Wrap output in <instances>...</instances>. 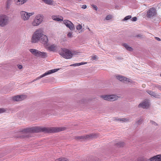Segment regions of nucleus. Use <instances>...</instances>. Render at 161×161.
Masks as SVG:
<instances>
[{
    "instance_id": "obj_1",
    "label": "nucleus",
    "mask_w": 161,
    "mask_h": 161,
    "mask_svg": "<svg viewBox=\"0 0 161 161\" xmlns=\"http://www.w3.org/2000/svg\"><path fill=\"white\" fill-rule=\"evenodd\" d=\"M48 39L47 36L44 34V31L42 28L36 30L32 34L31 42L33 43H36L40 42L44 46H48Z\"/></svg>"
},
{
    "instance_id": "obj_2",
    "label": "nucleus",
    "mask_w": 161,
    "mask_h": 161,
    "mask_svg": "<svg viewBox=\"0 0 161 161\" xmlns=\"http://www.w3.org/2000/svg\"><path fill=\"white\" fill-rule=\"evenodd\" d=\"M67 130L66 127H44L40 126H31L20 131H63Z\"/></svg>"
},
{
    "instance_id": "obj_3",
    "label": "nucleus",
    "mask_w": 161,
    "mask_h": 161,
    "mask_svg": "<svg viewBox=\"0 0 161 161\" xmlns=\"http://www.w3.org/2000/svg\"><path fill=\"white\" fill-rule=\"evenodd\" d=\"M59 54L66 59H70L73 56V53L70 50L66 48H61L58 52Z\"/></svg>"
},
{
    "instance_id": "obj_4",
    "label": "nucleus",
    "mask_w": 161,
    "mask_h": 161,
    "mask_svg": "<svg viewBox=\"0 0 161 161\" xmlns=\"http://www.w3.org/2000/svg\"><path fill=\"white\" fill-rule=\"evenodd\" d=\"M9 17L4 14H0V26L3 27L9 23Z\"/></svg>"
},
{
    "instance_id": "obj_5",
    "label": "nucleus",
    "mask_w": 161,
    "mask_h": 161,
    "mask_svg": "<svg viewBox=\"0 0 161 161\" xmlns=\"http://www.w3.org/2000/svg\"><path fill=\"white\" fill-rule=\"evenodd\" d=\"M43 19V16L41 14L37 15L34 19L31 24L33 26H37L41 24Z\"/></svg>"
},
{
    "instance_id": "obj_6",
    "label": "nucleus",
    "mask_w": 161,
    "mask_h": 161,
    "mask_svg": "<svg viewBox=\"0 0 161 161\" xmlns=\"http://www.w3.org/2000/svg\"><path fill=\"white\" fill-rule=\"evenodd\" d=\"M29 51L33 55L37 57L44 58L47 57V53L45 52H41L34 49H30Z\"/></svg>"
},
{
    "instance_id": "obj_7",
    "label": "nucleus",
    "mask_w": 161,
    "mask_h": 161,
    "mask_svg": "<svg viewBox=\"0 0 161 161\" xmlns=\"http://www.w3.org/2000/svg\"><path fill=\"white\" fill-rule=\"evenodd\" d=\"M34 14V12L28 13L24 11H22L20 13L21 19L24 21L28 20L30 17Z\"/></svg>"
},
{
    "instance_id": "obj_8",
    "label": "nucleus",
    "mask_w": 161,
    "mask_h": 161,
    "mask_svg": "<svg viewBox=\"0 0 161 161\" xmlns=\"http://www.w3.org/2000/svg\"><path fill=\"white\" fill-rule=\"evenodd\" d=\"M98 136L97 134L93 133L84 136H78L76 137L77 139H88L93 138H96Z\"/></svg>"
},
{
    "instance_id": "obj_9",
    "label": "nucleus",
    "mask_w": 161,
    "mask_h": 161,
    "mask_svg": "<svg viewBox=\"0 0 161 161\" xmlns=\"http://www.w3.org/2000/svg\"><path fill=\"white\" fill-rule=\"evenodd\" d=\"M59 69H56L49 70L48 71H47V72L45 73L43 75H41L40 76L36 78V80H37L48 75H49L53 73H55L58 71Z\"/></svg>"
},
{
    "instance_id": "obj_10",
    "label": "nucleus",
    "mask_w": 161,
    "mask_h": 161,
    "mask_svg": "<svg viewBox=\"0 0 161 161\" xmlns=\"http://www.w3.org/2000/svg\"><path fill=\"white\" fill-rule=\"evenodd\" d=\"M27 96L26 95H19L13 97L12 99L14 101H22L27 98Z\"/></svg>"
},
{
    "instance_id": "obj_11",
    "label": "nucleus",
    "mask_w": 161,
    "mask_h": 161,
    "mask_svg": "<svg viewBox=\"0 0 161 161\" xmlns=\"http://www.w3.org/2000/svg\"><path fill=\"white\" fill-rule=\"evenodd\" d=\"M156 14V10L154 8H151L147 11V16L148 18H151Z\"/></svg>"
},
{
    "instance_id": "obj_12",
    "label": "nucleus",
    "mask_w": 161,
    "mask_h": 161,
    "mask_svg": "<svg viewBox=\"0 0 161 161\" xmlns=\"http://www.w3.org/2000/svg\"><path fill=\"white\" fill-rule=\"evenodd\" d=\"M147 92L150 95L154 97L160 98L161 97V94L160 93H157L154 92L149 90H147Z\"/></svg>"
},
{
    "instance_id": "obj_13",
    "label": "nucleus",
    "mask_w": 161,
    "mask_h": 161,
    "mask_svg": "<svg viewBox=\"0 0 161 161\" xmlns=\"http://www.w3.org/2000/svg\"><path fill=\"white\" fill-rule=\"evenodd\" d=\"M116 78L119 80L123 82H124L125 81H126L129 82H132V80H131L121 75L117 76Z\"/></svg>"
},
{
    "instance_id": "obj_14",
    "label": "nucleus",
    "mask_w": 161,
    "mask_h": 161,
    "mask_svg": "<svg viewBox=\"0 0 161 161\" xmlns=\"http://www.w3.org/2000/svg\"><path fill=\"white\" fill-rule=\"evenodd\" d=\"M149 106V102L148 100H146L138 105L139 107H142L143 108H147Z\"/></svg>"
},
{
    "instance_id": "obj_15",
    "label": "nucleus",
    "mask_w": 161,
    "mask_h": 161,
    "mask_svg": "<svg viewBox=\"0 0 161 161\" xmlns=\"http://www.w3.org/2000/svg\"><path fill=\"white\" fill-rule=\"evenodd\" d=\"M149 160L150 161H161V154L158 155L151 157Z\"/></svg>"
},
{
    "instance_id": "obj_16",
    "label": "nucleus",
    "mask_w": 161,
    "mask_h": 161,
    "mask_svg": "<svg viewBox=\"0 0 161 161\" xmlns=\"http://www.w3.org/2000/svg\"><path fill=\"white\" fill-rule=\"evenodd\" d=\"M12 3V0H7L5 3V9L6 10H8L10 7Z\"/></svg>"
},
{
    "instance_id": "obj_17",
    "label": "nucleus",
    "mask_w": 161,
    "mask_h": 161,
    "mask_svg": "<svg viewBox=\"0 0 161 161\" xmlns=\"http://www.w3.org/2000/svg\"><path fill=\"white\" fill-rule=\"evenodd\" d=\"M57 48V46L55 44H53L47 47V49L50 51L55 52Z\"/></svg>"
},
{
    "instance_id": "obj_18",
    "label": "nucleus",
    "mask_w": 161,
    "mask_h": 161,
    "mask_svg": "<svg viewBox=\"0 0 161 161\" xmlns=\"http://www.w3.org/2000/svg\"><path fill=\"white\" fill-rule=\"evenodd\" d=\"M15 4L17 5H20L25 3L27 0H14Z\"/></svg>"
},
{
    "instance_id": "obj_19",
    "label": "nucleus",
    "mask_w": 161,
    "mask_h": 161,
    "mask_svg": "<svg viewBox=\"0 0 161 161\" xmlns=\"http://www.w3.org/2000/svg\"><path fill=\"white\" fill-rule=\"evenodd\" d=\"M122 46H124L126 49L130 51H132L133 49L132 47L129 46L128 44L126 43L122 44Z\"/></svg>"
},
{
    "instance_id": "obj_20",
    "label": "nucleus",
    "mask_w": 161,
    "mask_h": 161,
    "mask_svg": "<svg viewBox=\"0 0 161 161\" xmlns=\"http://www.w3.org/2000/svg\"><path fill=\"white\" fill-rule=\"evenodd\" d=\"M119 97L115 94H111V101L117 100Z\"/></svg>"
},
{
    "instance_id": "obj_21",
    "label": "nucleus",
    "mask_w": 161,
    "mask_h": 161,
    "mask_svg": "<svg viewBox=\"0 0 161 161\" xmlns=\"http://www.w3.org/2000/svg\"><path fill=\"white\" fill-rule=\"evenodd\" d=\"M101 97L103 98L104 100H109L111 99L110 95H105L101 96Z\"/></svg>"
},
{
    "instance_id": "obj_22",
    "label": "nucleus",
    "mask_w": 161,
    "mask_h": 161,
    "mask_svg": "<svg viewBox=\"0 0 161 161\" xmlns=\"http://www.w3.org/2000/svg\"><path fill=\"white\" fill-rule=\"evenodd\" d=\"M116 145L118 147H121L125 146V143L123 142L120 141L117 143Z\"/></svg>"
},
{
    "instance_id": "obj_23",
    "label": "nucleus",
    "mask_w": 161,
    "mask_h": 161,
    "mask_svg": "<svg viewBox=\"0 0 161 161\" xmlns=\"http://www.w3.org/2000/svg\"><path fill=\"white\" fill-rule=\"evenodd\" d=\"M52 19L55 20H56L58 21H62L63 20V19H60L58 18V17L56 16H52Z\"/></svg>"
},
{
    "instance_id": "obj_24",
    "label": "nucleus",
    "mask_w": 161,
    "mask_h": 161,
    "mask_svg": "<svg viewBox=\"0 0 161 161\" xmlns=\"http://www.w3.org/2000/svg\"><path fill=\"white\" fill-rule=\"evenodd\" d=\"M46 3L49 5H52L53 3V1L52 0H42Z\"/></svg>"
},
{
    "instance_id": "obj_25",
    "label": "nucleus",
    "mask_w": 161,
    "mask_h": 161,
    "mask_svg": "<svg viewBox=\"0 0 161 161\" xmlns=\"http://www.w3.org/2000/svg\"><path fill=\"white\" fill-rule=\"evenodd\" d=\"M119 121L122 122H127L129 121V119L128 118H122L118 119Z\"/></svg>"
},
{
    "instance_id": "obj_26",
    "label": "nucleus",
    "mask_w": 161,
    "mask_h": 161,
    "mask_svg": "<svg viewBox=\"0 0 161 161\" xmlns=\"http://www.w3.org/2000/svg\"><path fill=\"white\" fill-rule=\"evenodd\" d=\"M67 27L69 28L71 30H73L75 28L74 25L71 22L70 24H69L68 26H67Z\"/></svg>"
},
{
    "instance_id": "obj_27",
    "label": "nucleus",
    "mask_w": 161,
    "mask_h": 161,
    "mask_svg": "<svg viewBox=\"0 0 161 161\" xmlns=\"http://www.w3.org/2000/svg\"><path fill=\"white\" fill-rule=\"evenodd\" d=\"M55 161H69L66 158H61L56 159Z\"/></svg>"
},
{
    "instance_id": "obj_28",
    "label": "nucleus",
    "mask_w": 161,
    "mask_h": 161,
    "mask_svg": "<svg viewBox=\"0 0 161 161\" xmlns=\"http://www.w3.org/2000/svg\"><path fill=\"white\" fill-rule=\"evenodd\" d=\"M71 22V21L67 20H64L63 21V23L64 24V25H65L66 26H68V25H69V24H70Z\"/></svg>"
},
{
    "instance_id": "obj_29",
    "label": "nucleus",
    "mask_w": 161,
    "mask_h": 161,
    "mask_svg": "<svg viewBox=\"0 0 161 161\" xmlns=\"http://www.w3.org/2000/svg\"><path fill=\"white\" fill-rule=\"evenodd\" d=\"M91 57V60L92 61L94 60H96L98 59V57L96 55L92 56Z\"/></svg>"
},
{
    "instance_id": "obj_30",
    "label": "nucleus",
    "mask_w": 161,
    "mask_h": 161,
    "mask_svg": "<svg viewBox=\"0 0 161 161\" xmlns=\"http://www.w3.org/2000/svg\"><path fill=\"white\" fill-rule=\"evenodd\" d=\"M7 111L6 108H0V114L5 112Z\"/></svg>"
},
{
    "instance_id": "obj_31",
    "label": "nucleus",
    "mask_w": 161,
    "mask_h": 161,
    "mask_svg": "<svg viewBox=\"0 0 161 161\" xmlns=\"http://www.w3.org/2000/svg\"><path fill=\"white\" fill-rule=\"evenodd\" d=\"M150 123L153 126H157L158 125V124L153 121L151 120Z\"/></svg>"
},
{
    "instance_id": "obj_32",
    "label": "nucleus",
    "mask_w": 161,
    "mask_h": 161,
    "mask_svg": "<svg viewBox=\"0 0 161 161\" xmlns=\"http://www.w3.org/2000/svg\"><path fill=\"white\" fill-rule=\"evenodd\" d=\"M131 16L130 15H128L125 17L124 19L123 20L124 21L127 20L129 19H131Z\"/></svg>"
},
{
    "instance_id": "obj_33",
    "label": "nucleus",
    "mask_w": 161,
    "mask_h": 161,
    "mask_svg": "<svg viewBox=\"0 0 161 161\" xmlns=\"http://www.w3.org/2000/svg\"><path fill=\"white\" fill-rule=\"evenodd\" d=\"M142 122V119H140L139 120H138L136 122V123L137 124V125H140L141 124Z\"/></svg>"
},
{
    "instance_id": "obj_34",
    "label": "nucleus",
    "mask_w": 161,
    "mask_h": 161,
    "mask_svg": "<svg viewBox=\"0 0 161 161\" xmlns=\"http://www.w3.org/2000/svg\"><path fill=\"white\" fill-rule=\"evenodd\" d=\"M82 28V26L80 24H79L76 27V29L78 30H80Z\"/></svg>"
},
{
    "instance_id": "obj_35",
    "label": "nucleus",
    "mask_w": 161,
    "mask_h": 161,
    "mask_svg": "<svg viewBox=\"0 0 161 161\" xmlns=\"http://www.w3.org/2000/svg\"><path fill=\"white\" fill-rule=\"evenodd\" d=\"M91 6L96 11H97V10L98 8L96 5L94 4H92L91 5Z\"/></svg>"
},
{
    "instance_id": "obj_36",
    "label": "nucleus",
    "mask_w": 161,
    "mask_h": 161,
    "mask_svg": "<svg viewBox=\"0 0 161 161\" xmlns=\"http://www.w3.org/2000/svg\"><path fill=\"white\" fill-rule=\"evenodd\" d=\"M120 119V118H118L117 117H114L113 118V120L115 121H119L118 119Z\"/></svg>"
},
{
    "instance_id": "obj_37",
    "label": "nucleus",
    "mask_w": 161,
    "mask_h": 161,
    "mask_svg": "<svg viewBox=\"0 0 161 161\" xmlns=\"http://www.w3.org/2000/svg\"><path fill=\"white\" fill-rule=\"evenodd\" d=\"M70 66H79V64L78 63H76V64H72L70 65Z\"/></svg>"
},
{
    "instance_id": "obj_38",
    "label": "nucleus",
    "mask_w": 161,
    "mask_h": 161,
    "mask_svg": "<svg viewBox=\"0 0 161 161\" xmlns=\"http://www.w3.org/2000/svg\"><path fill=\"white\" fill-rule=\"evenodd\" d=\"M155 86L161 91V86L159 85H157Z\"/></svg>"
},
{
    "instance_id": "obj_39",
    "label": "nucleus",
    "mask_w": 161,
    "mask_h": 161,
    "mask_svg": "<svg viewBox=\"0 0 161 161\" xmlns=\"http://www.w3.org/2000/svg\"><path fill=\"white\" fill-rule=\"evenodd\" d=\"M137 18L136 17H134L131 20L133 21H136L137 20Z\"/></svg>"
},
{
    "instance_id": "obj_40",
    "label": "nucleus",
    "mask_w": 161,
    "mask_h": 161,
    "mask_svg": "<svg viewBox=\"0 0 161 161\" xmlns=\"http://www.w3.org/2000/svg\"><path fill=\"white\" fill-rule=\"evenodd\" d=\"M111 19V16L110 15H108L106 18V19L107 20H109Z\"/></svg>"
},
{
    "instance_id": "obj_41",
    "label": "nucleus",
    "mask_w": 161,
    "mask_h": 161,
    "mask_svg": "<svg viewBox=\"0 0 161 161\" xmlns=\"http://www.w3.org/2000/svg\"><path fill=\"white\" fill-rule=\"evenodd\" d=\"M67 36H68L69 37H72V32H69L68 35H67Z\"/></svg>"
},
{
    "instance_id": "obj_42",
    "label": "nucleus",
    "mask_w": 161,
    "mask_h": 161,
    "mask_svg": "<svg viewBox=\"0 0 161 161\" xmlns=\"http://www.w3.org/2000/svg\"><path fill=\"white\" fill-rule=\"evenodd\" d=\"M87 64L86 62H81V63H79V66H80V65H81L85 64Z\"/></svg>"
},
{
    "instance_id": "obj_43",
    "label": "nucleus",
    "mask_w": 161,
    "mask_h": 161,
    "mask_svg": "<svg viewBox=\"0 0 161 161\" xmlns=\"http://www.w3.org/2000/svg\"><path fill=\"white\" fill-rule=\"evenodd\" d=\"M18 67L19 69H21L22 68V66L21 65H18Z\"/></svg>"
},
{
    "instance_id": "obj_44",
    "label": "nucleus",
    "mask_w": 161,
    "mask_h": 161,
    "mask_svg": "<svg viewBox=\"0 0 161 161\" xmlns=\"http://www.w3.org/2000/svg\"><path fill=\"white\" fill-rule=\"evenodd\" d=\"M82 8L84 9H85L86 8V6L85 5H83L82 6Z\"/></svg>"
},
{
    "instance_id": "obj_45",
    "label": "nucleus",
    "mask_w": 161,
    "mask_h": 161,
    "mask_svg": "<svg viewBox=\"0 0 161 161\" xmlns=\"http://www.w3.org/2000/svg\"><path fill=\"white\" fill-rule=\"evenodd\" d=\"M142 36L141 35L139 34L136 36V37H140L141 38L142 37Z\"/></svg>"
},
{
    "instance_id": "obj_46",
    "label": "nucleus",
    "mask_w": 161,
    "mask_h": 161,
    "mask_svg": "<svg viewBox=\"0 0 161 161\" xmlns=\"http://www.w3.org/2000/svg\"><path fill=\"white\" fill-rule=\"evenodd\" d=\"M155 38L158 41H160L161 40L158 37H155Z\"/></svg>"
},
{
    "instance_id": "obj_47",
    "label": "nucleus",
    "mask_w": 161,
    "mask_h": 161,
    "mask_svg": "<svg viewBox=\"0 0 161 161\" xmlns=\"http://www.w3.org/2000/svg\"><path fill=\"white\" fill-rule=\"evenodd\" d=\"M25 132H33V133H34V132L36 133V132H38L39 131H25Z\"/></svg>"
},
{
    "instance_id": "obj_48",
    "label": "nucleus",
    "mask_w": 161,
    "mask_h": 161,
    "mask_svg": "<svg viewBox=\"0 0 161 161\" xmlns=\"http://www.w3.org/2000/svg\"><path fill=\"white\" fill-rule=\"evenodd\" d=\"M47 133H51L52 132H53V131H45ZM54 132H56V131H54Z\"/></svg>"
},
{
    "instance_id": "obj_49",
    "label": "nucleus",
    "mask_w": 161,
    "mask_h": 161,
    "mask_svg": "<svg viewBox=\"0 0 161 161\" xmlns=\"http://www.w3.org/2000/svg\"><path fill=\"white\" fill-rule=\"evenodd\" d=\"M117 58L118 59H123V58Z\"/></svg>"
},
{
    "instance_id": "obj_50",
    "label": "nucleus",
    "mask_w": 161,
    "mask_h": 161,
    "mask_svg": "<svg viewBox=\"0 0 161 161\" xmlns=\"http://www.w3.org/2000/svg\"><path fill=\"white\" fill-rule=\"evenodd\" d=\"M118 7H119V6H117V5H116V6H115V8L118 9Z\"/></svg>"
},
{
    "instance_id": "obj_51",
    "label": "nucleus",
    "mask_w": 161,
    "mask_h": 161,
    "mask_svg": "<svg viewBox=\"0 0 161 161\" xmlns=\"http://www.w3.org/2000/svg\"><path fill=\"white\" fill-rule=\"evenodd\" d=\"M36 80V79H34L33 81V82H34Z\"/></svg>"
},
{
    "instance_id": "obj_52",
    "label": "nucleus",
    "mask_w": 161,
    "mask_h": 161,
    "mask_svg": "<svg viewBox=\"0 0 161 161\" xmlns=\"http://www.w3.org/2000/svg\"><path fill=\"white\" fill-rule=\"evenodd\" d=\"M147 161V160H143V161Z\"/></svg>"
},
{
    "instance_id": "obj_53",
    "label": "nucleus",
    "mask_w": 161,
    "mask_h": 161,
    "mask_svg": "<svg viewBox=\"0 0 161 161\" xmlns=\"http://www.w3.org/2000/svg\"><path fill=\"white\" fill-rule=\"evenodd\" d=\"M88 29L89 30V31L90 30V29H89V28H88Z\"/></svg>"
},
{
    "instance_id": "obj_54",
    "label": "nucleus",
    "mask_w": 161,
    "mask_h": 161,
    "mask_svg": "<svg viewBox=\"0 0 161 161\" xmlns=\"http://www.w3.org/2000/svg\"><path fill=\"white\" fill-rule=\"evenodd\" d=\"M160 76H161V74Z\"/></svg>"
}]
</instances>
